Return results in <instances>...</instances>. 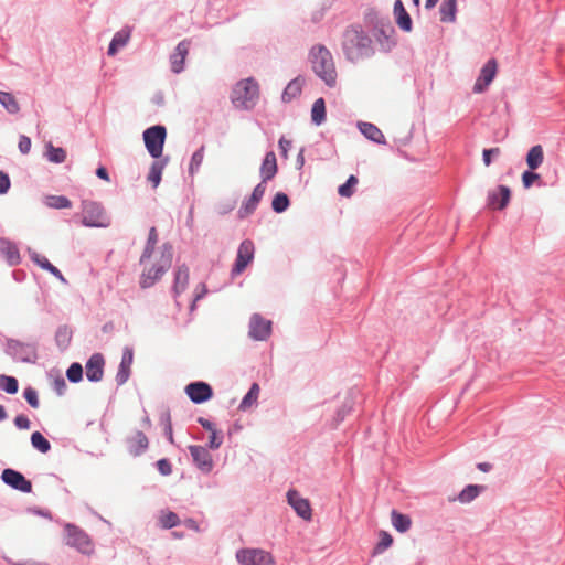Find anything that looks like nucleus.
<instances>
[{
    "instance_id": "1",
    "label": "nucleus",
    "mask_w": 565,
    "mask_h": 565,
    "mask_svg": "<svg viewBox=\"0 0 565 565\" xmlns=\"http://www.w3.org/2000/svg\"><path fill=\"white\" fill-rule=\"evenodd\" d=\"M341 46L347 60L353 63L370 57L374 53L372 39L358 24L350 25L344 30Z\"/></svg>"
},
{
    "instance_id": "2",
    "label": "nucleus",
    "mask_w": 565,
    "mask_h": 565,
    "mask_svg": "<svg viewBox=\"0 0 565 565\" xmlns=\"http://www.w3.org/2000/svg\"><path fill=\"white\" fill-rule=\"evenodd\" d=\"M172 255V246L170 244H163L156 254L145 263H141L143 265V270L140 277L141 288H149L161 278L166 270L171 266Z\"/></svg>"
},
{
    "instance_id": "3",
    "label": "nucleus",
    "mask_w": 565,
    "mask_h": 565,
    "mask_svg": "<svg viewBox=\"0 0 565 565\" xmlns=\"http://www.w3.org/2000/svg\"><path fill=\"white\" fill-rule=\"evenodd\" d=\"M310 62L313 72L328 86L333 87L337 83V71L330 51L323 45L313 46L310 51Z\"/></svg>"
},
{
    "instance_id": "4",
    "label": "nucleus",
    "mask_w": 565,
    "mask_h": 565,
    "mask_svg": "<svg viewBox=\"0 0 565 565\" xmlns=\"http://www.w3.org/2000/svg\"><path fill=\"white\" fill-rule=\"evenodd\" d=\"M82 224L87 227H108L110 218L99 203L84 201L82 204Z\"/></svg>"
},
{
    "instance_id": "5",
    "label": "nucleus",
    "mask_w": 565,
    "mask_h": 565,
    "mask_svg": "<svg viewBox=\"0 0 565 565\" xmlns=\"http://www.w3.org/2000/svg\"><path fill=\"white\" fill-rule=\"evenodd\" d=\"M167 130L163 126H152L143 131V141L149 154L159 159L162 156Z\"/></svg>"
},
{
    "instance_id": "6",
    "label": "nucleus",
    "mask_w": 565,
    "mask_h": 565,
    "mask_svg": "<svg viewBox=\"0 0 565 565\" xmlns=\"http://www.w3.org/2000/svg\"><path fill=\"white\" fill-rule=\"evenodd\" d=\"M66 543L76 547L82 553H90L93 550L88 535L74 525H66Z\"/></svg>"
},
{
    "instance_id": "7",
    "label": "nucleus",
    "mask_w": 565,
    "mask_h": 565,
    "mask_svg": "<svg viewBox=\"0 0 565 565\" xmlns=\"http://www.w3.org/2000/svg\"><path fill=\"white\" fill-rule=\"evenodd\" d=\"M498 73V63L494 58H490L481 68L480 74L475 83L473 92L483 93L494 79Z\"/></svg>"
},
{
    "instance_id": "8",
    "label": "nucleus",
    "mask_w": 565,
    "mask_h": 565,
    "mask_svg": "<svg viewBox=\"0 0 565 565\" xmlns=\"http://www.w3.org/2000/svg\"><path fill=\"white\" fill-rule=\"evenodd\" d=\"M1 479L6 484L10 486L11 488L18 491L24 493H30L32 491L31 481L25 479V477L21 472L14 469H4L1 473Z\"/></svg>"
},
{
    "instance_id": "9",
    "label": "nucleus",
    "mask_w": 565,
    "mask_h": 565,
    "mask_svg": "<svg viewBox=\"0 0 565 565\" xmlns=\"http://www.w3.org/2000/svg\"><path fill=\"white\" fill-rule=\"evenodd\" d=\"M271 334V321L255 313L249 320V335L259 341L267 340Z\"/></svg>"
},
{
    "instance_id": "10",
    "label": "nucleus",
    "mask_w": 565,
    "mask_h": 565,
    "mask_svg": "<svg viewBox=\"0 0 565 565\" xmlns=\"http://www.w3.org/2000/svg\"><path fill=\"white\" fill-rule=\"evenodd\" d=\"M185 393L195 404L204 403L213 396L212 387L205 382H193L188 384Z\"/></svg>"
},
{
    "instance_id": "11",
    "label": "nucleus",
    "mask_w": 565,
    "mask_h": 565,
    "mask_svg": "<svg viewBox=\"0 0 565 565\" xmlns=\"http://www.w3.org/2000/svg\"><path fill=\"white\" fill-rule=\"evenodd\" d=\"M288 503L292 507L295 512L303 520H311L312 510L309 501L298 493L296 490H289L287 493Z\"/></svg>"
},
{
    "instance_id": "12",
    "label": "nucleus",
    "mask_w": 565,
    "mask_h": 565,
    "mask_svg": "<svg viewBox=\"0 0 565 565\" xmlns=\"http://www.w3.org/2000/svg\"><path fill=\"white\" fill-rule=\"evenodd\" d=\"M191 457L198 468L203 472H210L213 468V461L210 452L202 446L192 445L189 447Z\"/></svg>"
},
{
    "instance_id": "13",
    "label": "nucleus",
    "mask_w": 565,
    "mask_h": 565,
    "mask_svg": "<svg viewBox=\"0 0 565 565\" xmlns=\"http://www.w3.org/2000/svg\"><path fill=\"white\" fill-rule=\"evenodd\" d=\"M190 45L191 41L186 39L177 45L174 52L170 56L172 72L180 73L183 70L185 58L189 54Z\"/></svg>"
},
{
    "instance_id": "14",
    "label": "nucleus",
    "mask_w": 565,
    "mask_h": 565,
    "mask_svg": "<svg viewBox=\"0 0 565 565\" xmlns=\"http://www.w3.org/2000/svg\"><path fill=\"white\" fill-rule=\"evenodd\" d=\"M511 192L505 185H499L497 190L489 192L488 206L492 210H503L510 201Z\"/></svg>"
},
{
    "instance_id": "15",
    "label": "nucleus",
    "mask_w": 565,
    "mask_h": 565,
    "mask_svg": "<svg viewBox=\"0 0 565 565\" xmlns=\"http://www.w3.org/2000/svg\"><path fill=\"white\" fill-rule=\"evenodd\" d=\"M104 358L102 354H93L85 365L86 377L92 382H98L104 375Z\"/></svg>"
},
{
    "instance_id": "16",
    "label": "nucleus",
    "mask_w": 565,
    "mask_h": 565,
    "mask_svg": "<svg viewBox=\"0 0 565 565\" xmlns=\"http://www.w3.org/2000/svg\"><path fill=\"white\" fill-rule=\"evenodd\" d=\"M134 361V351L130 348H126L122 353L121 362L119 365L118 373L116 375V382L122 385L127 382L130 375V369Z\"/></svg>"
},
{
    "instance_id": "17",
    "label": "nucleus",
    "mask_w": 565,
    "mask_h": 565,
    "mask_svg": "<svg viewBox=\"0 0 565 565\" xmlns=\"http://www.w3.org/2000/svg\"><path fill=\"white\" fill-rule=\"evenodd\" d=\"M231 99L236 108H245L247 103V79L236 83L232 90Z\"/></svg>"
},
{
    "instance_id": "18",
    "label": "nucleus",
    "mask_w": 565,
    "mask_h": 565,
    "mask_svg": "<svg viewBox=\"0 0 565 565\" xmlns=\"http://www.w3.org/2000/svg\"><path fill=\"white\" fill-rule=\"evenodd\" d=\"M394 14L396 18V23L402 30L407 32L412 30L411 17L405 10L404 4L401 0H396L394 3Z\"/></svg>"
},
{
    "instance_id": "19",
    "label": "nucleus",
    "mask_w": 565,
    "mask_h": 565,
    "mask_svg": "<svg viewBox=\"0 0 565 565\" xmlns=\"http://www.w3.org/2000/svg\"><path fill=\"white\" fill-rule=\"evenodd\" d=\"M249 565H275V558L268 551L249 550Z\"/></svg>"
},
{
    "instance_id": "20",
    "label": "nucleus",
    "mask_w": 565,
    "mask_h": 565,
    "mask_svg": "<svg viewBox=\"0 0 565 565\" xmlns=\"http://www.w3.org/2000/svg\"><path fill=\"white\" fill-rule=\"evenodd\" d=\"M277 172V162H276V156L274 152H268L263 161V164L260 167V173L263 177V181L266 182L267 180H270L275 177Z\"/></svg>"
},
{
    "instance_id": "21",
    "label": "nucleus",
    "mask_w": 565,
    "mask_h": 565,
    "mask_svg": "<svg viewBox=\"0 0 565 565\" xmlns=\"http://www.w3.org/2000/svg\"><path fill=\"white\" fill-rule=\"evenodd\" d=\"M129 451L138 456L143 452L148 447V438L142 431H137L132 437L128 440Z\"/></svg>"
},
{
    "instance_id": "22",
    "label": "nucleus",
    "mask_w": 565,
    "mask_h": 565,
    "mask_svg": "<svg viewBox=\"0 0 565 565\" xmlns=\"http://www.w3.org/2000/svg\"><path fill=\"white\" fill-rule=\"evenodd\" d=\"M189 268L186 266L178 267L174 274L173 291L175 295L183 292L189 284Z\"/></svg>"
},
{
    "instance_id": "23",
    "label": "nucleus",
    "mask_w": 565,
    "mask_h": 565,
    "mask_svg": "<svg viewBox=\"0 0 565 565\" xmlns=\"http://www.w3.org/2000/svg\"><path fill=\"white\" fill-rule=\"evenodd\" d=\"M544 160V150L541 145L533 146L526 154V164L530 170H536Z\"/></svg>"
},
{
    "instance_id": "24",
    "label": "nucleus",
    "mask_w": 565,
    "mask_h": 565,
    "mask_svg": "<svg viewBox=\"0 0 565 565\" xmlns=\"http://www.w3.org/2000/svg\"><path fill=\"white\" fill-rule=\"evenodd\" d=\"M361 132L370 140L377 143H385V137L383 132L371 122H362L360 124Z\"/></svg>"
},
{
    "instance_id": "25",
    "label": "nucleus",
    "mask_w": 565,
    "mask_h": 565,
    "mask_svg": "<svg viewBox=\"0 0 565 565\" xmlns=\"http://www.w3.org/2000/svg\"><path fill=\"white\" fill-rule=\"evenodd\" d=\"M130 38V31L129 30H120L118 31L108 47V55L114 56L117 51L121 47H124Z\"/></svg>"
},
{
    "instance_id": "26",
    "label": "nucleus",
    "mask_w": 565,
    "mask_h": 565,
    "mask_svg": "<svg viewBox=\"0 0 565 565\" xmlns=\"http://www.w3.org/2000/svg\"><path fill=\"white\" fill-rule=\"evenodd\" d=\"M302 85L303 79L301 77H297L289 82V84L286 86L284 93H282V100L284 102H290L298 96H300L302 92Z\"/></svg>"
},
{
    "instance_id": "27",
    "label": "nucleus",
    "mask_w": 565,
    "mask_h": 565,
    "mask_svg": "<svg viewBox=\"0 0 565 565\" xmlns=\"http://www.w3.org/2000/svg\"><path fill=\"white\" fill-rule=\"evenodd\" d=\"M457 0H444L439 12L443 22H454L456 20Z\"/></svg>"
},
{
    "instance_id": "28",
    "label": "nucleus",
    "mask_w": 565,
    "mask_h": 565,
    "mask_svg": "<svg viewBox=\"0 0 565 565\" xmlns=\"http://www.w3.org/2000/svg\"><path fill=\"white\" fill-rule=\"evenodd\" d=\"M167 162L168 159L157 160L152 162L150 171L148 173V181L152 183L153 188H157L160 184L162 171Z\"/></svg>"
},
{
    "instance_id": "29",
    "label": "nucleus",
    "mask_w": 565,
    "mask_h": 565,
    "mask_svg": "<svg viewBox=\"0 0 565 565\" xmlns=\"http://www.w3.org/2000/svg\"><path fill=\"white\" fill-rule=\"evenodd\" d=\"M391 520H392L393 526L398 532H402V533L408 531L412 525V520L408 515L402 514L395 510H393L391 513Z\"/></svg>"
},
{
    "instance_id": "30",
    "label": "nucleus",
    "mask_w": 565,
    "mask_h": 565,
    "mask_svg": "<svg viewBox=\"0 0 565 565\" xmlns=\"http://www.w3.org/2000/svg\"><path fill=\"white\" fill-rule=\"evenodd\" d=\"M45 157L50 162L63 163L66 160V151L61 147H54L51 142L46 146Z\"/></svg>"
},
{
    "instance_id": "31",
    "label": "nucleus",
    "mask_w": 565,
    "mask_h": 565,
    "mask_svg": "<svg viewBox=\"0 0 565 565\" xmlns=\"http://www.w3.org/2000/svg\"><path fill=\"white\" fill-rule=\"evenodd\" d=\"M157 242H158L157 230H156V227H151L149 231L147 245H146L143 253L141 255V258H140V263H145L148 258H150L153 254L157 253V252H154V246H156Z\"/></svg>"
},
{
    "instance_id": "32",
    "label": "nucleus",
    "mask_w": 565,
    "mask_h": 565,
    "mask_svg": "<svg viewBox=\"0 0 565 565\" xmlns=\"http://www.w3.org/2000/svg\"><path fill=\"white\" fill-rule=\"evenodd\" d=\"M1 252L11 266L18 265L20 263V253L14 244L9 242L3 243L1 246Z\"/></svg>"
},
{
    "instance_id": "33",
    "label": "nucleus",
    "mask_w": 565,
    "mask_h": 565,
    "mask_svg": "<svg viewBox=\"0 0 565 565\" xmlns=\"http://www.w3.org/2000/svg\"><path fill=\"white\" fill-rule=\"evenodd\" d=\"M483 489V486L469 484L459 493L458 500L461 503H469L476 499Z\"/></svg>"
},
{
    "instance_id": "34",
    "label": "nucleus",
    "mask_w": 565,
    "mask_h": 565,
    "mask_svg": "<svg viewBox=\"0 0 565 565\" xmlns=\"http://www.w3.org/2000/svg\"><path fill=\"white\" fill-rule=\"evenodd\" d=\"M311 119L316 125H321L326 119V104L323 98H318L311 109Z\"/></svg>"
},
{
    "instance_id": "35",
    "label": "nucleus",
    "mask_w": 565,
    "mask_h": 565,
    "mask_svg": "<svg viewBox=\"0 0 565 565\" xmlns=\"http://www.w3.org/2000/svg\"><path fill=\"white\" fill-rule=\"evenodd\" d=\"M0 104L10 113L17 114L20 110L17 98L8 92H0Z\"/></svg>"
},
{
    "instance_id": "36",
    "label": "nucleus",
    "mask_w": 565,
    "mask_h": 565,
    "mask_svg": "<svg viewBox=\"0 0 565 565\" xmlns=\"http://www.w3.org/2000/svg\"><path fill=\"white\" fill-rule=\"evenodd\" d=\"M247 266V249L245 247V242L241 244L238 249L236 263L232 269V275L236 276L242 274Z\"/></svg>"
},
{
    "instance_id": "37",
    "label": "nucleus",
    "mask_w": 565,
    "mask_h": 565,
    "mask_svg": "<svg viewBox=\"0 0 565 565\" xmlns=\"http://www.w3.org/2000/svg\"><path fill=\"white\" fill-rule=\"evenodd\" d=\"M45 204L51 209L72 207V202L64 195H49L45 198Z\"/></svg>"
},
{
    "instance_id": "38",
    "label": "nucleus",
    "mask_w": 565,
    "mask_h": 565,
    "mask_svg": "<svg viewBox=\"0 0 565 565\" xmlns=\"http://www.w3.org/2000/svg\"><path fill=\"white\" fill-rule=\"evenodd\" d=\"M31 444L42 454H46L51 449L50 441L40 431H34L31 435Z\"/></svg>"
},
{
    "instance_id": "39",
    "label": "nucleus",
    "mask_w": 565,
    "mask_h": 565,
    "mask_svg": "<svg viewBox=\"0 0 565 565\" xmlns=\"http://www.w3.org/2000/svg\"><path fill=\"white\" fill-rule=\"evenodd\" d=\"M0 387L8 394H15L19 390L18 380L2 374L0 375Z\"/></svg>"
},
{
    "instance_id": "40",
    "label": "nucleus",
    "mask_w": 565,
    "mask_h": 565,
    "mask_svg": "<svg viewBox=\"0 0 565 565\" xmlns=\"http://www.w3.org/2000/svg\"><path fill=\"white\" fill-rule=\"evenodd\" d=\"M289 206V199L285 193H277L271 202V207L276 213L285 212Z\"/></svg>"
},
{
    "instance_id": "41",
    "label": "nucleus",
    "mask_w": 565,
    "mask_h": 565,
    "mask_svg": "<svg viewBox=\"0 0 565 565\" xmlns=\"http://www.w3.org/2000/svg\"><path fill=\"white\" fill-rule=\"evenodd\" d=\"M356 184L358 178L355 175H350L347 182L339 186L338 193L343 198H350L353 195Z\"/></svg>"
},
{
    "instance_id": "42",
    "label": "nucleus",
    "mask_w": 565,
    "mask_h": 565,
    "mask_svg": "<svg viewBox=\"0 0 565 565\" xmlns=\"http://www.w3.org/2000/svg\"><path fill=\"white\" fill-rule=\"evenodd\" d=\"M203 159H204V148L201 147L198 151H195L191 158V162H190V167H189V171L191 174H193L194 172H196L202 162H203Z\"/></svg>"
},
{
    "instance_id": "43",
    "label": "nucleus",
    "mask_w": 565,
    "mask_h": 565,
    "mask_svg": "<svg viewBox=\"0 0 565 565\" xmlns=\"http://www.w3.org/2000/svg\"><path fill=\"white\" fill-rule=\"evenodd\" d=\"M160 523L164 529H171L179 524V516L174 512H166L160 516Z\"/></svg>"
},
{
    "instance_id": "44",
    "label": "nucleus",
    "mask_w": 565,
    "mask_h": 565,
    "mask_svg": "<svg viewBox=\"0 0 565 565\" xmlns=\"http://www.w3.org/2000/svg\"><path fill=\"white\" fill-rule=\"evenodd\" d=\"M66 375H67V379L71 381V382H78L82 380V376H83V367L81 364L78 363H73L67 372H66Z\"/></svg>"
},
{
    "instance_id": "45",
    "label": "nucleus",
    "mask_w": 565,
    "mask_h": 565,
    "mask_svg": "<svg viewBox=\"0 0 565 565\" xmlns=\"http://www.w3.org/2000/svg\"><path fill=\"white\" fill-rule=\"evenodd\" d=\"M29 254L31 259L44 270H47L52 265L46 257L40 255L34 250L29 249Z\"/></svg>"
},
{
    "instance_id": "46",
    "label": "nucleus",
    "mask_w": 565,
    "mask_h": 565,
    "mask_svg": "<svg viewBox=\"0 0 565 565\" xmlns=\"http://www.w3.org/2000/svg\"><path fill=\"white\" fill-rule=\"evenodd\" d=\"M392 543H393V537L391 536V534H388L385 531H382L380 533V542L376 546V551L383 552L384 550L388 548L392 545Z\"/></svg>"
},
{
    "instance_id": "47",
    "label": "nucleus",
    "mask_w": 565,
    "mask_h": 565,
    "mask_svg": "<svg viewBox=\"0 0 565 565\" xmlns=\"http://www.w3.org/2000/svg\"><path fill=\"white\" fill-rule=\"evenodd\" d=\"M24 398L30 404L31 407L38 408L40 403L38 398V393L34 388L28 387L24 390Z\"/></svg>"
},
{
    "instance_id": "48",
    "label": "nucleus",
    "mask_w": 565,
    "mask_h": 565,
    "mask_svg": "<svg viewBox=\"0 0 565 565\" xmlns=\"http://www.w3.org/2000/svg\"><path fill=\"white\" fill-rule=\"evenodd\" d=\"M540 179V175L534 170L525 171L522 174V183L525 189L532 186V184Z\"/></svg>"
},
{
    "instance_id": "49",
    "label": "nucleus",
    "mask_w": 565,
    "mask_h": 565,
    "mask_svg": "<svg viewBox=\"0 0 565 565\" xmlns=\"http://www.w3.org/2000/svg\"><path fill=\"white\" fill-rule=\"evenodd\" d=\"M500 152H501V150L498 147L490 148V149H484L483 152H482L484 166L489 167L491 164V156H499Z\"/></svg>"
},
{
    "instance_id": "50",
    "label": "nucleus",
    "mask_w": 565,
    "mask_h": 565,
    "mask_svg": "<svg viewBox=\"0 0 565 565\" xmlns=\"http://www.w3.org/2000/svg\"><path fill=\"white\" fill-rule=\"evenodd\" d=\"M18 147L21 153L28 154L31 150V139L24 135L20 136Z\"/></svg>"
},
{
    "instance_id": "51",
    "label": "nucleus",
    "mask_w": 565,
    "mask_h": 565,
    "mask_svg": "<svg viewBox=\"0 0 565 565\" xmlns=\"http://www.w3.org/2000/svg\"><path fill=\"white\" fill-rule=\"evenodd\" d=\"M11 182L9 175L0 171V194H6L10 189Z\"/></svg>"
},
{
    "instance_id": "52",
    "label": "nucleus",
    "mask_w": 565,
    "mask_h": 565,
    "mask_svg": "<svg viewBox=\"0 0 565 565\" xmlns=\"http://www.w3.org/2000/svg\"><path fill=\"white\" fill-rule=\"evenodd\" d=\"M158 470L163 475L168 476L172 472L171 463L168 459H160L157 462Z\"/></svg>"
},
{
    "instance_id": "53",
    "label": "nucleus",
    "mask_w": 565,
    "mask_h": 565,
    "mask_svg": "<svg viewBox=\"0 0 565 565\" xmlns=\"http://www.w3.org/2000/svg\"><path fill=\"white\" fill-rule=\"evenodd\" d=\"M14 424L18 428L20 429H29L30 428V420L26 416L24 415H18L15 418H14Z\"/></svg>"
},
{
    "instance_id": "54",
    "label": "nucleus",
    "mask_w": 565,
    "mask_h": 565,
    "mask_svg": "<svg viewBox=\"0 0 565 565\" xmlns=\"http://www.w3.org/2000/svg\"><path fill=\"white\" fill-rule=\"evenodd\" d=\"M206 291H207L206 287L203 284L196 287V289H195V297H194V300H193V302L191 305V310L194 309L196 301L205 296Z\"/></svg>"
},
{
    "instance_id": "55",
    "label": "nucleus",
    "mask_w": 565,
    "mask_h": 565,
    "mask_svg": "<svg viewBox=\"0 0 565 565\" xmlns=\"http://www.w3.org/2000/svg\"><path fill=\"white\" fill-rule=\"evenodd\" d=\"M265 189H266V188H265V185H264V184H258V185L254 189V191H253V193H252V198H250V200H249V201H253V202L257 203V202L262 199V196H263V194H264V192H265Z\"/></svg>"
},
{
    "instance_id": "56",
    "label": "nucleus",
    "mask_w": 565,
    "mask_h": 565,
    "mask_svg": "<svg viewBox=\"0 0 565 565\" xmlns=\"http://www.w3.org/2000/svg\"><path fill=\"white\" fill-rule=\"evenodd\" d=\"M279 148L281 150V154L287 158L288 151L291 148V141L286 138H280L279 140Z\"/></svg>"
},
{
    "instance_id": "57",
    "label": "nucleus",
    "mask_w": 565,
    "mask_h": 565,
    "mask_svg": "<svg viewBox=\"0 0 565 565\" xmlns=\"http://www.w3.org/2000/svg\"><path fill=\"white\" fill-rule=\"evenodd\" d=\"M222 439L217 436L215 430L211 431L209 444L211 448H218L221 446Z\"/></svg>"
},
{
    "instance_id": "58",
    "label": "nucleus",
    "mask_w": 565,
    "mask_h": 565,
    "mask_svg": "<svg viewBox=\"0 0 565 565\" xmlns=\"http://www.w3.org/2000/svg\"><path fill=\"white\" fill-rule=\"evenodd\" d=\"M53 276H55L57 279H60L62 282L66 284L65 277L62 275L58 268H56L54 265H51L47 269Z\"/></svg>"
},
{
    "instance_id": "59",
    "label": "nucleus",
    "mask_w": 565,
    "mask_h": 565,
    "mask_svg": "<svg viewBox=\"0 0 565 565\" xmlns=\"http://www.w3.org/2000/svg\"><path fill=\"white\" fill-rule=\"evenodd\" d=\"M248 89H249V100L254 97V96H258V85L257 83H255L252 78H249V86H248Z\"/></svg>"
},
{
    "instance_id": "60",
    "label": "nucleus",
    "mask_w": 565,
    "mask_h": 565,
    "mask_svg": "<svg viewBox=\"0 0 565 565\" xmlns=\"http://www.w3.org/2000/svg\"><path fill=\"white\" fill-rule=\"evenodd\" d=\"M259 393V386L258 384H253L249 388V406L252 405L253 401L257 398Z\"/></svg>"
},
{
    "instance_id": "61",
    "label": "nucleus",
    "mask_w": 565,
    "mask_h": 565,
    "mask_svg": "<svg viewBox=\"0 0 565 565\" xmlns=\"http://www.w3.org/2000/svg\"><path fill=\"white\" fill-rule=\"evenodd\" d=\"M96 174H97L98 178L103 179L104 181L109 182L108 172H107V170L104 167H99L96 170Z\"/></svg>"
},
{
    "instance_id": "62",
    "label": "nucleus",
    "mask_w": 565,
    "mask_h": 565,
    "mask_svg": "<svg viewBox=\"0 0 565 565\" xmlns=\"http://www.w3.org/2000/svg\"><path fill=\"white\" fill-rule=\"evenodd\" d=\"M198 422L202 425L203 428H205L209 431L215 430L213 424L203 417H200Z\"/></svg>"
},
{
    "instance_id": "63",
    "label": "nucleus",
    "mask_w": 565,
    "mask_h": 565,
    "mask_svg": "<svg viewBox=\"0 0 565 565\" xmlns=\"http://www.w3.org/2000/svg\"><path fill=\"white\" fill-rule=\"evenodd\" d=\"M236 557L239 563L246 564L247 563V551L246 550H239L236 554Z\"/></svg>"
},
{
    "instance_id": "64",
    "label": "nucleus",
    "mask_w": 565,
    "mask_h": 565,
    "mask_svg": "<svg viewBox=\"0 0 565 565\" xmlns=\"http://www.w3.org/2000/svg\"><path fill=\"white\" fill-rule=\"evenodd\" d=\"M55 385H56V390L61 394L62 391L65 388L66 383H65L64 379H58V380L55 381Z\"/></svg>"
}]
</instances>
